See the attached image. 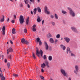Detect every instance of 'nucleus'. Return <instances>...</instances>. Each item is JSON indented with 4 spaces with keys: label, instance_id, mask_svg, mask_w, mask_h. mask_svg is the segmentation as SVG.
Returning <instances> with one entry per match:
<instances>
[{
    "label": "nucleus",
    "instance_id": "1",
    "mask_svg": "<svg viewBox=\"0 0 80 80\" xmlns=\"http://www.w3.org/2000/svg\"><path fill=\"white\" fill-rule=\"evenodd\" d=\"M68 9L69 11V13L70 15L72 17H74L75 16V13L73 11L71 8L70 7H68Z\"/></svg>",
    "mask_w": 80,
    "mask_h": 80
},
{
    "label": "nucleus",
    "instance_id": "2",
    "mask_svg": "<svg viewBox=\"0 0 80 80\" xmlns=\"http://www.w3.org/2000/svg\"><path fill=\"white\" fill-rule=\"evenodd\" d=\"M60 72L62 74V75L64 77H66L67 76V73L65 72V70H64L63 69L61 68L60 70Z\"/></svg>",
    "mask_w": 80,
    "mask_h": 80
},
{
    "label": "nucleus",
    "instance_id": "3",
    "mask_svg": "<svg viewBox=\"0 0 80 80\" xmlns=\"http://www.w3.org/2000/svg\"><path fill=\"white\" fill-rule=\"evenodd\" d=\"M74 68L75 70L74 71V72L76 75H77L78 74V65H76L74 67Z\"/></svg>",
    "mask_w": 80,
    "mask_h": 80
},
{
    "label": "nucleus",
    "instance_id": "4",
    "mask_svg": "<svg viewBox=\"0 0 80 80\" xmlns=\"http://www.w3.org/2000/svg\"><path fill=\"white\" fill-rule=\"evenodd\" d=\"M19 22L21 24H22L24 22V18L23 16L21 15L19 17Z\"/></svg>",
    "mask_w": 80,
    "mask_h": 80
},
{
    "label": "nucleus",
    "instance_id": "5",
    "mask_svg": "<svg viewBox=\"0 0 80 80\" xmlns=\"http://www.w3.org/2000/svg\"><path fill=\"white\" fill-rule=\"evenodd\" d=\"M71 30L73 32L76 33H78V31H77V28L74 27H71Z\"/></svg>",
    "mask_w": 80,
    "mask_h": 80
},
{
    "label": "nucleus",
    "instance_id": "6",
    "mask_svg": "<svg viewBox=\"0 0 80 80\" xmlns=\"http://www.w3.org/2000/svg\"><path fill=\"white\" fill-rule=\"evenodd\" d=\"M44 11L45 13H47V14L49 15L50 14V11H48V8L47 7V6H45V8H44Z\"/></svg>",
    "mask_w": 80,
    "mask_h": 80
},
{
    "label": "nucleus",
    "instance_id": "7",
    "mask_svg": "<svg viewBox=\"0 0 80 80\" xmlns=\"http://www.w3.org/2000/svg\"><path fill=\"white\" fill-rule=\"evenodd\" d=\"M65 40L67 42V43H69L70 40V38L66 37L64 38Z\"/></svg>",
    "mask_w": 80,
    "mask_h": 80
},
{
    "label": "nucleus",
    "instance_id": "8",
    "mask_svg": "<svg viewBox=\"0 0 80 80\" xmlns=\"http://www.w3.org/2000/svg\"><path fill=\"white\" fill-rule=\"evenodd\" d=\"M36 26V25L34 24L32 26V29L33 32H36V31L37 30V29L35 28Z\"/></svg>",
    "mask_w": 80,
    "mask_h": 80
},
{
    "label": "nucleus",
    "instance_id": "9",
    "mask_svg": "<svg viewBox=\"0 0 80 80\" xmlns=\"http://www.w3.org/2000/svg\"><path fill=\"white\" fill-rule=\"evenodd\" d=\"M44 45L46 49L47 50H48V45L46 42H44Z\"/></svg>",
    "mask_w": 80,
    "mask_h": 80
},
{
    "label": "nucleus",
    "instance_id": "10",
    "mask_svg": "<svg viewBox=\"0 0 80 80\" xmlns=\"http://www.w3.org/2000/svg\"><path fill=\"white\" fill-rule=\"evenodd\" d=\"M60 47L61 48L63 49V50H65V48H66V47H65V46L61 44L60 45Z\"/></svg>",
    "mask_w": 80,
    "mask_h": 80
},
{
    "label": "nucleus",
    "instance_id": "11",
    "mask_svg": "<svg viewBox=\"0 0 80 80\" xmlns=\"http://www.w3.org/2000/svg\"><path fill=\"white\" fill-rule=\"evenodd\" d=\"M2 18H1L0 20V21L1 22H4V20H5V19L4 18V16L3 15L2 16Z\"/></svg>",
    "mask_w": 80,
    "mask_h": 80
},
{
    "label": "nucleus",
    "instance_id": "12",
    "mask_svg": "<svg viewBox=\"0 0 80 80\" xmlns=\"http://www.w3.org/2000/svg\"><path fill=\"white\" fill-rule=\"evenodd\" d=\"M49 41L51 43H54V40L52 38H50Z\"/></svg>",
    "mask_w": 80,
    "mask_h": 80
},
{
    "label": "nucleus",
    "instance_id": "13",
    "mask_svg": "<svg viewBox=\"0 0 80 80\" xmlns=\"http://www.w3.org/2000/svg\"><path fill=\"white\" fill-rule=\"evenodd\" d=\"M67 52H68L67 53H72V51H70V49L69 48H67Z\"/></svg>",
    "mask_w": 80,
    "mask_h": 80
},
{
    "label": "nucleus",
    "instance_id": "14",
    "mask_svg": "<svg viewBox=\"0 0 80 80\" xmlns=\"http://www.w3.org/2000/svg\"><path fill=\"white\" fill-rule=\"evenodd\" d=\"M45 64L46 65V66H47L48 67H49V65H48V61H45V62H44Z\"/></svg>",
    "mask_w": 80,
    "mask_h": 80
},
{
    "label": "nucleus",
    "instance_id": "15",
    "mask_svg": "<svg viewBox=\"0 0 80 80\" xmlns=\"http://www.w3.org/2000/svg\"><path fill=\"white\" fill-rule=\"evenodd\" d=\"M40 52H38V49H37L36 50V55H37L38 57H39V55L38 54H40Z\"/></svg>",
    "mask_w": 80,
    "mask_h": 80
},
{
    "label": "nucleus",
    "instance_id": "16",
    "mask_svg": "<svg viewBox=\"0 0 80 80\" xmlns=\"http://www.w3.org/2000/svg\"><path fill=\"white\" fill-rule=\"evenodd\" d=\"M48 60L49 61H52V56H49L48 57Z\"/></svg>",
    "mask_w": 80,
    "mask_h": 80
},
{
    "label": "nucleus",
    "instance_id": "17",
    "mask_svg": "<svg viewBox=\"0 0 80 80\" xmlns=\"http://www.w3.org/2000/svg\"><path fill=\"white\" fill-rule=\"evenodd\" d=\"M37 10L38 11V12L39 13H41V12H42V10H41V9L39 7H38L37 8Z\"/></svg>",
    "mask_w": 80,
    "mask_h": 80
},
{
    "label": "nucleus",
    "instance_id": "18",
    "mask_svg": "<svg viewBox=\"0 0 80 80\" xmlns=\"http://www.w3.org/2000/svg\"><path fill=\"white\" fill-rule=\"evenodd\" d=\"M29 22V17H28L26 19V23L27 25L28 24V22Z\"/></svg>",
    "mask_w": 80,
    "mask_h": 80
},
{
    "label": "nucleus",
    "instance_id": "19",
    "mask_svg": "<svg viewBox=\"0 0 80 80\" xmlns=\"http://www.w3.org/2000/svg\"><path fill=\"white\" fill-rule=\"evenodd\" d=\"M46 66V65L45 64V63H43V64H42L41 65L42 68H45V67Z\"/></svg>",
    "mask_w": 80,
    "mask_h": 80
},
{
    "label": "nucleus",
    "instance_id": "20",
    "mask_svg": "<svg viewBox=\"0 0 80 80\" xmlns=\"http://www.w3.org/2000/svg\"><path fill=\"white\" fill-rule=\"evenodd\" d=\"M54 17L55 18V19H58V15L57 14L55 13L54 14Z\"/></svg>",
    "mask_w": 80,
    "mask_h": 80
},
{
    "label": "nucleus",
    "instance_id": "21",
    "mask_svg": "<svg viewBox=\"0 0 80 80\" xmlns=\"http://www.w3.org/2000/svg\"><path fill=\"white\" fill-rule=\"evenodd\" d=\"M37 21L38 22H40L41 20H40V17L39 16L38 17Z\"/></svg>",
    "mask_w": 80,
    "mask_h": 80
},
{
    "label": "nucleus",
    "instance_id": "22",
    "mask_svg": "<svg viewBox=\"0 0 80 80\" xmlns=\"http://www.w3.org/2000/svg\"><path fill=\"white\" fill-rule=\"evenodd\" d=\"M37 8H35L33 11V13H34V15H35V14H36V13H37Z\"/></svg>",
    "mask_w": 80,
    "mask_h": 80
},
{
    "label": "nucleus",
    "instance_id": "23",
    "mask_svg": "<svg viewBox=\"0 0 80 80\" xmlns=\"http://www.w3.org/2000/svg\"><path fill=\"white\" fill-rule=\"evenodd\" d=\"M12 34H15L16 33L15 32V29L13 28L12 29Z\"/></svg>",
    "mask_w": 80,
    "mask_h": 80
},
{
    "label": "nucleus",
    "instance_id": "24",
    "mask_svg": "<svg viewBox=\"0 0 80 80\" xmlns=\"http://www.w3.org/2000/svg\"><path fill=\"white\" fill-rule=\"evenodd\" d=\"M48 38H50L51 37H52V34H50V33H49L48 34Z\"/></svg>",
    "mask_w": 80,
    "mask_h": 80
},
{
    "label": "nucleus",
    "instance_id": "25",
    "mask_svg": "<svg viewBox=\"0 0 80 80\" xmlns=\"http://www.w3.org/2000/svg\"><path fill=\"white\" fill-rule=\"evenodd\" d=\"M56 37L57 38H60V34H58L56 35Z\"/></svg>",
    "mask_w": 80,
    "mask_h": 80
},
{
    "label": "nucleus",
    "instance_id": "26",
    "mask_svg": "<svg viewBox=\"0 0 80 80\" xmlns=\"http://www.w3.org/2000/svg\"><path fill=\"white\" fill-rule=\"evenodd\" d=\"M25 41V39L24 38H23L22 39H21V42L22 43H24Z\"/></svg>",
    "mask_w": 80,
    "mask_h": 80
},
{
    "label": "nucleus",
    "instance_id": "27",
    "mask_svg": "<svg viewBox=\"0 0 80 80\" xmlns=\"http://www.w3.org/2000/svg\"><path fill=\"white\" fill-rule=\"evenodd\" d=\"M51 24H52L53 25V26H54L55 25V22H51Z\"/></svg>",
    "mask_w": 80,
    "mask_h": 80
},
{
    "label": "nucleus",
    "instance_id": "28",
    "mask_svg": "<svg viewBox=\"0 0 80 80\" xmlns=\"http://www.w3.org/2000/svg\"><path fill=\"white\" fill-rule=\"evenodd\" d=\"M24 44H26L27 45H28V42L27 41H25L24 42Z\"/></svg>",
    "mask_w": 80,
    "mask_h": 80
},
{
    "label": "nucleus",
    "instance_id": "29",
    "mask_svg": "<svg viewBox=\"0 0 80 80\" xmlns=\"http://www.w3.org/2000/svg\"><path fill=\"white\" fill-rule=\"evenodd\" d=\"M28 0H24V2L26 5L28 4Z\"/></svg>",
    "mask_w": 80,
    "mask_h": 80
},
{
    "label": "nucleus",
    "instance_id": "30",
    "mask_svg": "<svg viewBox=\"0 0 80 80\" xmlns=\"http://www.w3.org/2000/svg\"><path fill=\"white\" fill-rule=\"evenodd\" d=\"M71 53V55L72 57H75V55L74 54L71 53Z\"/></svg>",
    "mask_w": 80,
    "mask_h": 80
},
{
    "label": "nucleus",
    "instance_id": "31",
    "mask_svg": "<svg viewBox=\"0 0 80 80\" xmlns=\"http://www.w3.org/2000/svg\"><path fill=\"white\" fill-rule=\"evenodd\" d=\"M18 74H13V77H18Z\"/></svg>",
    "mask_w": 80,
    "mask_h": 80
},
{
    "label": "nucleus",
    "instance_id": "32",
    "mask_svg": "<svg viewBox=\"0 0 80 80\" xmlns=\"http://www.w3.org/2000/svg\"><path fill=\"white\" fill-rule=\"evenodd\" d=\"M24 32L25 33H27V30L26 28L24 29Z\"/></svg>",
    "mask_w": 80,
    "mask_h": 80
},
{
    "label": "nucleus",
    "instance_id": "33",
    "mask_svg": "<svg viewBox=\"0 0 80 80\" xmlns=\"http://www.w3.org/2000/svg\"><path fill=\"white\" fill-rule=\"evenodd\" d=\"M40 52L41 55V57H42V55L43 54V51H42V50H40Z\"/></svg>",
    "mask_w": 80,
    "mask_h": 80
},
{
    "label": "nucleus",
    "instance_id": "34",
    "mask_svg": "<svg viewBox=\"0 0 80 80\" xmlns=\"http://www.w3.org/2000/svg\"><path fill=\"white\" fill-rule=\"evenodd\" d=\"M38 42H39V45H40V46H41V45H42V41H40Z\"/></svg>",
    "mask_w": 80,
    "mask_h": 80
},
{
    "label": "nucleus",
    "instance_id": "35",
    "mask_svg": "<svg viewBox=\"0 0 80 80\" xmlns=\"http://www.w3.org/2000/svg\"><path fill=\"white\" fill-rule=\"evenodd\" d=\"M32 56L34 58H36V57H35V54H34V53H32Z\"/></svg>",
    "mask_w": 80,
    "mask_h": 80
},
{
    "label": "nucleus",
    "instance_id": "36",
    "mask_svg": "<svg viewBox=\"0 0 80 80\" xmlns=\"http://www.w3.org/2000/svg\"><path fill=\"white\" fill-rule=\"evenodd\" d=\"M62 13H63V14H66V13H67V12L64 11H62Z\"/></svg>",
    "mask_w": 80,
    "mask_h": 80
},
{
    "label": "nucleus",
    "instance_id": "37",
    "mask_svg": "<svg viewBox=\"0 0 80 80\" xmlns=\"http://www.w3.org/2000/svg\"><path fill=\"white\" fill-rule=\"evenodd\" d=\"M5 27L3 26L2 28V31H5Z\"/></svg>",
    "mask_w": 80,
    "mask_h": 80
},
{
    "label": "nucleus",
    "instance_id": "38",
    "mask_svg": "<svg viewBox=\"0 0 80 80\" xmlns=\"http://www.w3.org/2000/svg\"><path fill=\"white\" fill-rule=\"evenodd\" d=\"M9 51H10L11 52H13V49H12V48H9Z\"/></svg>",
    "mask_w": 80,
    "mask_h": 80
},
{
    "label": "nucleus",
    "instance_id": "39",
    "mask_svg": "<svg viewBox=\"0 0 80 80\" xmlns=\"http://www.w3.org/2000/svg\"><path fill=\"white\" fill-rule=\"evenodd\" d=\"M37 42H39V41H40V38H37Z\"/></svg>",
    "mask_w": 80,
    "mask_h": 80
},
{
    "label": "nucleus",
    "instance_id": "40",
    "mask_svg": "<svg viewBox=\"0 0 80 80\" xmlns=\"http://www.w3.org/2000/svg\"><path fill=\"white\" fill-rule=\"evenodd\" d=\"M0 77L1 78V77H3V73H2V72H1V73L0 74Z\"/></svg>",
    "mask_w": 80,
    "mask_h": 80
},
{
    "label": "nucleus",
    "instance_id": "41",
    "mask_svg": "<svg viewBox=\"0 0 80 80\" xmlns=\"http://www.w3.org/2000/svg\"><path fill=\"white\" fill-rule=\"evenodd\" d=\"M7 65L8 66V68H10V63H8Z\"/></svg>",
    "mask_w": 80,
    "mask_h": 80
},
{
    "label": "nucleus",
    "instance_id": "42",
    "mask_svg": "<svg viewBox=\"0 0 80 80\" xmlns=\"http://www.w3.org/2000/svg\"><path fill=\"white\" fill-rule=\"evenodd\" d=\"M1 78V80H5V77L4 76L2 77Z\"/></svg>",
    "mask_w": 80,
    "mask_h": 80
},
{
    "label": "nucleus",
    "instance_id": "43",
    "mask_svg": "<svg viewBox=\"0 0 80 80\" xmlns=\"http://www.w3.org/2000/svg\"><path fill=\"white\" fill-rule=\"evenodd\" d=\"M43 58L44 59V60H45V59L47 58V56H46V55H44Z\"/></svg>",
    "mask_w": 80,
    "mask_h": 80
},
{
    "label": "nucleus",
    "instance_id": "44",
    "mask_svg": "<svg viewBox=\"0 0 80 80\" xmlns=\"http://www.w3.org/2000/svg\"><path fill=\"white\" fill-rule=\"evenodd\" d=\"M23 4L22 3H21L20 5V7H21V8H23Z\"/></svg>",
    "mask_w": 80,
    "mask_h": 80
},
{
    "label": "nucleus",
    "instance_id": "45",
    "mask_svg": "<svg viewBox=\"0 0 80 80\" xmlns=\"http://www.w3.org/2000/svg\"><path fill=\"white\" fill-rule=\"evenodd\" d=\"M40 78L41 79H42V80H44V77L42 76H40Z\"/></svg>",
    "mask_w": 80,
    "mask_h": 80
},
{
    "label": "nucleus",
    "instance_id": "46",
    "mask_svg": "<svg viewBox=\"0 0 80 80\" xmlns=\"http://www.w3.org/2000/svg\"><path fill=\"white\" fill-rule=\"evenodd\" d=\"M7 52L8 54V53H9L10 52V49H8Z\"/></svg>",
    "mask_w": 80,
    "mask_h": 80
},
{
    "label": "nucleus",
    "instance_id": "47",
    "mask_svg": "<svg viewBox=\"0 0 80 80\" xmlns=\"http://www.w3.org/2000/svg\"><path fill=\"white\" fill-rule=\"evenodd\" d=\"M50 17L51 18H54V16H53V15H52L50 16Z\"/></svg>",
    "mask_w": 80,
    "mask_h": 80
},
{
    "label": "nucleus",
    "instance_id": "48",
    "mask_svg": "<svg viewBox=\"0 0 80 80\" xmlns=\"http://www.w3.org/2000/svg\"><path fill=\"white\" fill-rule=\"evenodd\" d=\"M27 7H28V8H30V6L29 4H27Z\"/></svg>",
    "mask_w": 80,
    "mask_h": 80
},
{
    "label": "nucleus",
    "instance_id": "49",
    "mask_svg": "<svg viewBox=\"0 0 80 80\" xmlns=\"http://www.w3.org/2000/svg\"><path fill=\"white\" fill-rule=\"evenodd\" d=\"M55 43H56L57 42H58V40L57 39H55Z\"/></svg>",
    "mask_w": 80,
    "mask_h": 80
},
{
    "label": "nucleus",
    "instance_id": "50",
    "mask_svg": "<svg viewBox=\"0 0 80 80\" xmlns=\"http://www.w3.org/2000/svg\"><path fill=\"white\" fill-rule=\"evenodd\" d=\"M2 31V34L3 35H5V31Z\"/></svg>",
    "mask_w": 80,
    "mask_h": 80
},
{
    "label": "nucleus",
    "instance_id": "51",
    "mask_svg": "<svg viewBox=\"0 0 80 80\" xmlns=\"http://www.w3.org/2000/svg\"><path fill=\"white\" fill-rule=\"evenodd\" d=\"M11 57L12 56H11V55H9L8 56V58H9V59H11Z\"/></svg>",
    "mask_w": 80,
    "mask_h": 80
},
{
    "label": "nucleus",
    "instance_id": "52",
    "mask_svg": "<svg viewBox=\"0 0 80 80\" xmlns=\"http://www.w3.org/2000/svg\"><path fill=\"white\" fill-rule=\"evenodd\" d=\"M11 22L12 23H15V20H12Z\"/></svg>",
    "mask_w": 80,
    "mask_h": 80
},
{
    "label": "nucleus",
    "instance_id": "53",
    "mask_svg": "<svg viewBox=\"0 0 80 80\" xmlns=\"http://www.w3.org/2000/svg\"><path fill=\"white\" fill-rule=\"evenodd\" d=\"M30 2H33V3L34 2V0H29Z\"/></svg>",
    "mask_w": 80,
    "mask_h": 80
},
{
    "label": "nucleus",
    "instance_id": "54",
    "mask_svg": "<svg viewBox=\"0 0 80 80\" xmlns=\"http://www.w3.org/2000/svg\"><path fill=\"white\" fill-rule=\"evenodd\" d=\"M41 71L42 72H44V70H43V68L41 69Z\"/></svg>",
    "mask_w": 80,
    "mask_h": 80
},
{
    "label": "nucleus",
    "instance_id": "55",
    "mask_svg": "<svg viewBox=\"0 0 80 80\" xmlns=\"http://www.w3.org/2000/svg\"><path fill=\"white\" fill-rule=\"evenodd\" d=\"M14 17L15 19L16 18V15H15V14L14 15Z\"/></svg>",
    "mask_w": 80,
    "mask_h": 80
},
{
    "label": "nucleus",
    "instance_id": "56",
    "mask_svg": "<svg viewBox=\"0 0 80 80\" xmlns=\"http://www.w3.org/2000/svg\"><path fill=\"white\" fill-rule=\"evenodd\" d=\"M7 59H5L4 60V62L5 63H7Z\"/></svg>",
    "mask_w": 80,
    "mask_h": 80
},
{
    "label": "nucleus",
    "instance_id": "57",
    "mask_svg": "<svg viewBox=\"0 0 80 80\" xmlns=\"http://www.w3.org/2000/svg\"><path fill=\"white\" fill-rule=\"evenodd\" d=\"M43 23H44V20H43L42 21V25H43Z\"/></svg>",
    "mask_w": 80,
    "mask_h": 80
},
{
    "label": "nucleus",
    "instance_id": "58",
    "mask_svg": "<svg viewBox=\"0 0 80 80\" xmlns=\"http://www.w3.org/2000/svg\"><path fill=\"white\" fill-rule=\"evenodd\" d=\"M10 43H11V44H13V43L12 42L11 40H10Z\"/></svg>",
    "mask_w": 80,
    "mask_h": 80
},
{
    "label": "nucleus",
    "instance_id": "59",
    "mask_svg": "<svg viewBox=\"0 0 80 80\" xmlns=\"http://www.w3.org/2000/svg\"><path fill=\"white\" fill-rule=\"evenodd\" d=\"M63 23L64 24H65V23H66L65 22V21H63Z\"/></svg>",
    "mask_w": 80,
    "mask_h": 80
},
{
    "label": "nucleus",
    "instance_id": "60",
    "mask_svg": "<svg viewBox=\"0 0 80 80\" xmlns=\"http://www.w3.org/2000/svg\"><path fill=\"white\" fill-rule=\"evenodd\" d=\"M68 80H72L71 79V78H69L68 79Z\"/></svg>",
    "mask_w": 80,
    "mask_h": 80
},
{
    "label": "nucleus",
    "instance_id": "61",
    "mask_svg": "<svg viewBox=\"0 0 80 80\" xmlns=\"http://www.w3.org/2000/svg\"><path fill=\"white\" fill-rule=\"evenodd\" d=\"M37 0L38 1V3H39V2H40V0Z\"/></svg>",
    "mask_w": 80,
    "mask_h": 80
},
{
    "label": "nucleus",
    "instance_id": "62",
    "mask_svg": "<svg viewBox=\"0 0 80 80\" xmlns=\"http://www.w3.org/2000/svg\"><path fill=\"white\" fill-rule=\"evenodd\" d=\"M3 57H4V56H3V55H2V59H3Z\"/></svg>",
    "mask_w": 80,
    "mask_h": 80
},
{
    "label": "nucleus",
    "instance_id": "63",
    "mask_svg": "<svg viewBox=\"0 0 80 80\" xmlns=\"http://www.w3.org/2000/svg\"><path fill=\"white\" fill-rule=\"evenodd\" d=\"M9 20H10V19H9V18H8L7 20V22H8Z\"/></svg>",
    "mask_w": 80,
    "mask_h": 80
},
{
    "label": "nucleus",
    "instance_id": "64",
    "mask_svg": "<svg viewBox=\"0 0 80 80\" xmlns=\"http://www.w3.org/2000/svg\"><path fill=\"white\" fill-rule=\"evenodd\" d=\"M31 13L32 15H33V12L32 11L31 12Z\"/></svg>",
    "mask_w": 80,
    "mask_h": 80
}]
</instances>
